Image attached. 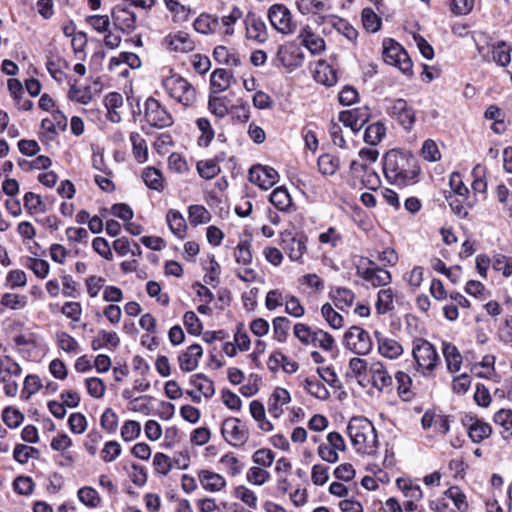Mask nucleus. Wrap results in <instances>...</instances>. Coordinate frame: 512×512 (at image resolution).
Segmentation results:
<instances>
[{
  "mask_svg": "<svg viewBox=\"0 0 512 512\" xmlns=\"http://www.w3.org/2000/svg\"><path fill=\"white\" fill-rule=\"evenodd\" d=\"M347 434L357 453L374 455L378 449V437L373 423L364 417H353L347 426Z\"/></svg>",
  "mask_w": 512,
  "mask_h": 512,
  "instance_id": "nucleus-2",
  "label": "nucleus"
},
{
  "mask_svg": "<svg viewBox=\"0 0 512 512\" xmlns=\"http://www.w3.org/2000/svg\"><path fill=\"white\" fill-rule=\"evenodd\" d=\"M318 241L330 248H336L342 243L343 236L335 227H329L326 231L319 234Z\"/></svg>",
  "mask_w": 512,
  "mask_h": 512,
  "instance_id": "nucleus-63",
  "label": "nucleus"
},
{
  "mask_svg": "<svg viewBox=\"0 0 512 512\" xmlns=\"http://www.w3.org/2000/svg\"><path fill=\"white\" fill-rule=\"evenodd\" d=\"M304 388L310 395L319 400H327L330 397L329 390L320 380L314 377L304 380Z\"/></svg>",
  "mask_w": 512,
  "mask_h": 512,
  "instance_id": "nucleus-49",
  "label": "nucleus"
},
{
  "mask_svg": "<svg viewBox=\"0 0 512 512\" xmlns=\"http://www.w3.org/2000/svg\"><path fill=\"white\" fill-rule=\"evenodd\" d=\"M194 29L201 34L209 35L220 31L219 17L208 13L200 14L193 23Z\"/></svg>",
  "mask_w": 512,
  "mask_h": 512,
  "instance_id": "nucleus-29",
  "label": "nucleus"
},
{
  "mask_svg": "<svg viewBox=\"0 0 512 512\" xmlns=\"http://www.w3.org/2000/svg\"><path fill=\"white\" fill-rule=\"evenodd\" d=\"M330 297L335 306L345 311L352 306L355 300V294L348 288L338 287L330 292Z\"/></svg>",
  "mask_w": 512,
  "mask_h": 512,
  "instance_id": "nucleus-37",
  "label": "nucleus"
},
{
  "mask_svg": "<svg viewBox=\"0 0 512 512\" xmlns=\"http://www.w3.org/2000/svg\"><path fill=\"white\" fill-rule=\"evenodd\" d=\"M311 345L319 347L324 351H332L335 347V339L328 332L317 329L314 330L313 342Z\"/></svg>",
  "mask_w": 512,
  "mask_h": 512,
  "instance_id": "nucleus-59",
  "label": "nucleus"
},
{
  "mask_svg": "<svg viewBox=\"0 0 512 512\" xmlns=\"http://www.w3.org/2000/svg\"><path fill=\"white\" fill-rule=\"evenodd\" d=\"M78 499L85 506L90 508L98 507L101 503L99 493L92 487L85 486L78 490Z\"/></svg>",
  "mask_w": 512,
  "mask_h": 512,
  "instance_id": "nucleus-56",
  "label": "nucleus"
},
{
  "mask_svg": "<svg viewBox=\"0 0 512 512\" xmlns=\"http://www.w3.org/2000/svg\"><path fill=\"white\" fill-rule=\"evenodd\" d=\"M22 372L20 364L10 356L0 358V382L8 381L11 378H19Z\"/></svg>",
  "mask_w": 512,
  "mask_h": 512,
  "instance_id": "nucleus-36",
  "label": "nucleus"
},
{
  "mask_svg": "<svg viewBox=\"0 0 512 512\" xmlns=\"http://www.w3.org/2000/svg\"><path fill=\"white\" fill-rule=\"evenodd\" d=\"M162 45L170 52L189 53L195 49V42L190 35L184 31H177L168 34Z\"/></svg>",
  "mask_w": 512,
  "mask_h": 512,
  "instance_id": "nucleus-17",
  "label": "nucleus"
},
{
  "mask_svg": "<svg viewBox=\"0 0 512 512\" xmlns=\"http://www.w3.org/2000/svg\"><path fill=\"white\" fill-rule=\"evenodd\" d=\"M472 174L474 176V180L471 184V195H474L476 199H478L479 203L481 200H484L486 198L487 191V183L482 178V175L484 174V167L477 165L476 167H474Z\"/></svg>",
  "mask_w": 512,
  "mask_h": 512,
  "instance_id": "nucleus-42",
  "label": "nucleus"
},
{
  "mask_svg": "<svg viewBox=\"0 0 512 512\" xmlns=\"http://www.w3.org/2000/svg\"><path fill=\"white\" fill-rule=\"evenodd\" d=\"M271 26L283 35H291L297 29L291 11L284 4H273L267 13Z\"/></svg>",
  "mask_w": 512,
  "mask_h": 512,
  "instance_id": "nucleus-6",
  "label": "nucleus"
},
{
  "mask_svg": "<svg viewBox=\"0 0 512 512\" xmlns=\"http://www.w3.org/2000/svg\"><path fill=\"white\" fill-rule=\"evenodd\" d=\"M203 355V349L199 344L190 345L186 351L178 356L179 367L183 372L194 371Z\"/></svg>",
  "mask_w": 512,
  "mask_h": 512,
  "instance_id": "nucleus-23",
  "label": "nucleus"
},
{
  "mask_svg": "<svg viewBox=\"0 0 512 512\" xmlns=\"http://www.w3.org/2000/svg\"><path fill=\"white\" fill-rule=\"evenodd\" d=\"M232 75L225 69H216L210 77L211 93H220L227 90L231 84Z\"/></svg>",
  "mask_w": 512,
  "mask_h": 512,
  "instance_id": "nucleus-39",
  "label": "nucleus"
},
{
  "mask_svg": "<svg viewBox=\"0 0 512 512\" xmlns=\"http://www.w3.org/2000/svg\"><path fill=\"white\" fill-rule=\"evenodd\" d=\"M249 179L261 189L268 190L278 182L279 174L270 166L256 165L250 169Z\"/></svg>",
  "mask_w": 512,
  "mask_h": 512,
  "instance_id": "nucleus-18",
  "label": "nucleus"
},
{
  "mask_svg": "<svg viewBox=\"0 0 512 512\" xmlns=\"http://www.w3.org/2000/svg\"><path fill=\"white\" fill-rule=\"evenodd\" d=\"M395 292L392 288L380 289L377 293L375 309L377 314L385 315L394 309Z\"/></svg>",
  "mask_w": 512,
  "mask_h": 512,
  "instance_id": "nucleus-35",
  "label": "nucleus"
},
{
  "mask_svg": "<svg viewBox=\"0 0 512 512\" xmlns=\"http://www.w3.org/2000/svg\"><path fill=\"white\" fill-rule=\"evenodd\" d=\"M379 152L375 148H362L359 151V157L362 160V162H359L357 160H353L350 163V171L353 175H358L361 172H367L368 166L366 162L368 163H374L378 159Z\"/></svg>",
  "mask_w": 512,
  "mask_h": 512,
  "instance_id": "nucleus-30",
  "label": "nucleus"
},
{
  "mask_svg": "<svg viewBox=\"0 0 512 512\" xmlns=\"http://www.w3.org/2000/svg\"><path fill=\"white\" fill-rule=\"evenodd\" d=\"M197 171L203 179L210 180L220 173V166L213 159L199 161Z\"/></svg>",
  "mask_w": 512,
  "mask_h": 512,
  "instance_id": "nucleus-64",
  "label": "nucleus"
},
{
  "mask_svg": "<svg viewBox=\"0 0 512 512\" xmlns=\"http://www.w3.org/2000/svg\"><path fill=\"white\" fill-rule=\"evenodd\" d=\"M120 343V338L116 332L100 330L96 338L92 341L93 350H99L104 347L116 348Z\"/></svg>",
  "mask_w": 512,
  "mask_h": 512,
  "instance_id": "nucleus-41",
  "label": "nucleus"
},
{
  "mask_svg": "<svg viewBox=\"0 0 512 512\" xmlns=\"http://www.w3.org/2000/svg\"><path fill=\"white\" fill-rule=\"evenodd\" d=\"M442 352L445 358L447 369L451 373L459 371L462 365V355L458 348L452 343L443 342Z\"/></svg>",
  "mask_w": 512,
  "mask_h": 512,
  "instance_id": "nucleus-32",
  "label": "nucleus"
},
{
  "mask_svg": "<svg viewBox=\"0 0 512 512\" xmlns=\"http://www.w3.org/2000/svg\"><path fill=\"white\" fill-rule=\"evenodd\" d=\"M378 353L387 359H398L404 352L403 346L396 339L384 335L380 331L374 332Z\"/></svg>",
  "mask_w": 512,
  "mask_h": 512,
  "instance_id": "nucleus-20",
  "label": "nucleus"
},
{
  "mask_svg": "<svg viewBox=\"0 0 512 512\" xmlns=\"http://www.w3.org/2000/svg\"><path fill=\"white\" fill-rule=\"evenodd\" d=\"M114 25L125 33H131L136 28V14L125 4L116 5L111 12Z\"/></svg>",
  "mask_w": 512,
  "mask_h": 512,
  "instance_id": "nucleus-19",
  "label": "nucleus"
},
{
  "mask_svg": "<svg viewBox=\"0 0 512 512\" xmlns=\"http://www.w3.org/2000/svg\"><path fill=\"white\" fill-rule=\"evenodd\" d=\"M243 13L240 8L234 6L228 15H224L220 20V31L222 34L231 36L234 34V25L242 17Z\"/></svg>",
  "mask_w": 512,
  "mask_h": 512,
  "instance_id": "nucleus-44",
  "label": "nucleus"
},
{
  "mask_svg": "<svg viewBox=\"0 0 512 512\" xmlns=\"http://www.w3.org/2000/svg\"><path fill=\"white\" fill-rule=\"evenodd\" d=\"M270 202L280 211H289L292 207V198L284 187H277L269 197Z\"/></svg>",
  "mask_w": 512,
  "mask_h": 512,
  "instance_id": "nucleus-43",
  "label": "nucleus"
},
{
  "mask_svg": "<svg viewBox=\"0 0 512 512\" xmlns=\"http://www.w3.org/2000/svg\"><path fill=\"white\" fill-rule=\"evenodd\" d=\"M412 355L417 365V371L428 377L433 374L439 361L436 348L427 340L413 341Z\"/></svg>",
  "mask_w": 512,
  "mask_h": 512,
  "instance_id": "nucleus-4",
  "label": "nucleus"
},
{
  "mask_svg": "<svg viewBox=\"0 0 512 512\" xmlns=\"http://www.w3.org/2000/svg\"><path fill=\"white\" fill-rule=\"evenodd\" d=\"M122 453V447L119 442L110 440L105 442L100 456L103 462L111 463L115 461Z\"/></svg>",
  "mask_w": 512,
  "mask_h": 512,
  "instance_id": "nucleus-62",
  "label": "nucleus"
},
{
  "mask_svg": "<svg viewBox=\"0 0 512 512\" xmlns=\"http://www.w3.org/2000/svg\"><path fill=\"white\" fill-rule=\"evenodd\" d=\"M190 384L193 385L205 398H210L215 393L214 383L204 374H194L190 377Z\"/></svg>",
  "mask_w": 512,
  "mask_h": 512,
  "instance_id": "nucleus-46",
  "label": "nucleus"
},
{
  "mask_svg": "<svg viewBox=\"0 0 512 512\" xmlns=\"http://www.w3.org/2000/svg\"><path fill=\"white\" fill-rule=\"evenodd\" d=\"M271 478L270 473L262 467L252 466L246 472V481L254 486H262Z\"/></svg>",
  "mask_w": 512,
  "mask_h": 512,
  "instance_id": "nucleus-53",
  "label": "nucleus"
},
{
  "mask_svg": "<svg viewBox=\"0 0 512 512\" xmlns=\"http://www.w3.org/2000/svg\"><path fill=\"white\" fill-rule=\"evenodd\" d=\"M493 422L502 428L501 436L504 440L508 441L512 439V410L511 409H499L496 411L492 418Z\"/></svg>",
  "mask_w": 512,
  "mask_h": 512,
  "instance_id": "nucleus-33",
  "label": "nucleus"
},
{
  "mask_svg": "<svg viewBox=\"0 0 512 512\" xmlns=\"http://www.w3.org/2000/svg\"><path fill=\"white\" fill-rule=\"evenodd\" d=\"M217 93H210L208 101L209 111L218 118H224L228 112L227 99L216 95Z\"/></svg>",
  "mask_w": 512,
  "mask_h": 512,
  "instance_id": "nucleus-55",
  "label": "nucleus"
},
{
  "mask_svg": "<svg viewBox=\"0 0 512 512\" xmlns=\"http://www.w3.org/2000/svg\"><path fill=\"white\" fill-rule=\"evenodd\" d=\"M167 224L171 232L182 239L186 234V222L182 214L177 210H169L166 215Z\"/></svg>",
  "mask_w": 512,
  "mask_h": 512,
  "instance_id": "nucleus-40",
  "label": "nucleus"
},
{
  "mask_svg": "<svg viewBox=\"0 0 512 512\" xmlns=\"http://www.w3.org/2000/svg\"><path fill=\"white\" fill-rule=\"evenodd\" d=\"M161 85L170 98L184 106H190L196 100L195 88L179 74L163 76Z\"/></svg>",
  "mask_w": 512,
  "mask_h": 512,
  "instance_id": "nucleus-3",
  "label": "nucleus"
},
{
  "mask_svg": "<svg viewBox=\"0 0 512 512\" xmlns=\"http://www.w3.org/2000/svg\"><path fill=\"white\" fill-rule=\"evenodd\" d=\"M213 57L220 64L234 67L241 65L240 55L234 48L219 45L214 48Z\"/></svg>",
  "mask_w": 512,
  "mask_h": 512,
  "instance_id": "nucleus-31",
  "label": "nucleus"
},
{
  "mask_svg": "<svg viewBox=\"0 0 512 512\" xmlns=\"http://www.w3.org/2000/svg\"><path fill=\"white\" fill-rule=\"evenodd\" d=\"M298 39L312 54H319L325 49L324 39L315 34L310 26L301 29Z\"/></svg>",
  "mask_w": 512,
  "mask_h": 512,
  "instance_id": "nucleus-27",
  "label": "nucleus"
},
{
  "mask_svg": "<svg viewBox=\"0 0 512 512\" xmlns=\"http://www.w3.org/2000/svg\"><path fill=\"white\" fill-rule=\"evenodd\" d=\"M385 134L386 128L383 123H372L365 130L364 141L367 144L375 146L381 142Z\"/></svg>",
  "mask_w": 512,
  "mask_h": 512,
  "instance_id": "nucleus-52",
  "label": "nucleus"
},
{
  "mask_svg": "<svg viewBox=\"0 0 512 512\" xmlns=\"http://www.w3.org/2000/svg\"><path fill=\"white\" fill-rule=\"evenodd\" d=\"M314 79L325 86H333L337 82L336 70L325 61H319L314 71Z\"/></svg>",
  "mask_w": 512,
  "mask_h": 512,
  "instance_id": "nucleus-34",
  "label": "nucleus"
},
{
  "mask_svg": "<svg viewBox=\"0 0 512 512\" xmlns=\"http://www.w3.org/2000/svg\"><path fill=\"white\" fill-rule=\"evenodd\" d=\"M383 59L385 63L397 67L403 74L412 75V61L406 50L395 41L384 42Z\"/></svg>",
  "mask_w": 512,
  "mask_h": 512,
  "instance_id": "nucleus-5",
  "label": "nucleus"
},
{
  "mask_svg": "<svg viewBox=\"0 0 512 512\" xmlns=\"http://www.w3.org/2000/svg\"><path fill=\"white\" fill-rule=\"evenodd\" d=\"M321 314L329 326L333 329H340L344 325L343 317L334 310L330 303H325L321 308Z\"/></svg>",
  "mask_w": 512,
  "mask_h": 512,
  "instance_id": "nucleus-60",
  "label": "nucleus"
},
{
  "mask_svg": "<svg viewBox=\"0 0 512 512\" xmlns=\"http://www.w3.org/2000/svg\"><path fill=\"white\" fill-rule=\"evenodd\" d=\"M369 374L372 387L378 391L382 392L392 388L393 378L382 362H373L369 367Z\"/></svg>",
  "mask_w": 512,
  "mask_h": 512,
  "instance_id": "nucleus-21",
  "label": "nucleus"
},
{
  "mask_svg": "<svg viewBox=\"0 0 512 512\" xmlns=\"http://www.w3.org/2000/svg\"><path fill=\"white\" fill-rule=\"evenodd\" d=\"M291 400L290 393L284 388H276L268 400V411L274 418H279L283 409L282 406Z\"/></svg>",
  "mask_w": 512,
  "mask_h": 512,
  "instance_id": "nucleus-28",
  "label": "nucleus"
},
{
  "mask_svg": "<svg viewBox=\"0 0 512 512\" xmlns=\"http://www.w3.org/2000/svg\"><path fill=\"white\" fill-rule=\"evenodd\" d=\"M0 303L11 310H21L27 306L28 298L21 294L5 293L1 297Z\"/></svg>",
  "mask_w": 512,
  "mask_h": 512,
  "instance_id": "nucleus-58",
  "label": "nucleus"
},
{
  "mask_svg": "<svg viewBox=\"0 0 512 512\" xmlns=\"http://www.w3.org/2000/svg\"><path fill=\"white\" fill-rule=\"evenodd\" d=\"M495 361V356L486 355L480 363L473 365L471 371L478 378H489L494 372Z\"/></svg>",
  "mask_w": 512,
  "mask_h": 512,
  "instance_id": "nucleus-51",
  "label": "nucleus"
},
{
  "mask_svg": "<svg viewBox=\"0 0 512 512\" xmlns=\"http://www.w3.org/2000/svg\"><path fill=\"white\" fill-rule=\"evenodd\" d=\"M318 169L325 176L336 174L340 167L339 157L332 154H323L317 161Z\"/></svg>",
  "mask_w": 512,
  "mask_h": 512,
  "instance_id": "nucleus-45",
  "label": "nucleus"
},
{
  "mask_svg": "<svg viewBox=\"0 0 512 512\" xmlns=\"http://www.w3.org/2000/svg\"><path fill=\"white\" fill-rule=\"evenodd\" d=\"M367 120V112L359 108L342 111L339 114V121L353 132H358Z\"/></svg>",
  "mask_w": 512,
  "mask_h": 512,
  "instance_id": "nucleus-25",
  "label": "nucleus"
},
{
  "mask_svg": "<svg viewBox=\"0 0 512 512\" xmlns=\"http://www.w3.org/2000/svg\"><path fill=\"white\" fill-rule=\"evenodd\" d=\"M462 424L467 429L468 436L473 443H481L492 434L491 425L475 415L466 414L462 418Z\"/></svg>",
  "mask_w": 512,
  "mask_h": 512,
  "instance_id": "nucleus-13",
  "label": "nucleus"
},
{
  "mask_svg": "<svg viewBox=\"0 0 512 512\" xmlns=\"http://www.w3.org/2000/svg\"><path fill=\"white\" fill-rule=\"evenodd\" d=\"M40 452L32 446L17 444L13 450V458L20 464H26L31 458L37 459Z\"/></svg>",
  "mask_w": 512,
  "mask_h": 512,
  "instance_id": "nucleus-54",
  "label": "nucleus"
},
{
  "mask_svg": "<svg viewBox=\"0 0 512 512\" xmlns=\"http://www.w3.org/2000/svg\"><path fill=\"white\" fill-rule=\"evenodd\" d=\"M249 411L253 419L257 422L258 427L263 432H270L273 430L272 423L266 418L265 408L259 400L250 402Z\"/></svg>",
  "mask_w": 512,
  "mask_h": 512,
  "instance_id": "nucleus-38",
  "label": "nucleus"
},
{
  "mask_svg": "<svg viewBox=\"0 0 512 512\" xmlns=\"http://www.w3.org/2000/svg\"><path fill=\"white\" fill-rule=\"evenodd\" d=\"M477 51L484 61H493L501 67H507L511 62L512 48L504 41L487 45L477 43Z\"/></svg>",
  "mask_w": 512,
  "mask_h": 512,
  "instance_id": "nucleus-8",
  "label": "nucleus"
},
{
  "mask_svg": "<svg viewBox=\"0 0 512 512\" xmlns=\"http://www.w3.org/2000/svg\"><path fill=\"white\" fill-rule=\"evenodd\" d=\"M196 125L201 132V135L198 138V145L201 147H208L215 136V132L210 121L205 117H201L197 119Z\"/></svg>",
  "mask_w": 512,
  "mask_h": 512,
  "instance_id": "nucleus-50",
  "label": "nucleus"
},
{
  "mask_svg": "<svg viewBox=\"0 0 512 512\" xmlns=\"http://www.w3.org/2000/svg\"><path fill=\"white\" fill-rule=\"evenodd\" d=\"M145 119L152 127L163 129L173 124L172 115L155 98H148L145 102Z\"/></svg>",
  "mask_w": 512,
  "mask_h": 512,
  "instance_id": "nucleus-10",
  "label": "nucleus"
},
{
  "mask_svg": "<svg viewBox=\"0 0 512 512\" xmlns=\"http://www.w3.org/2000/svg\"><path fill=\"white\" fill-rule=\"evenodd\" d=\"M383 172L390 183L408 186L418 181L420 167L411 153L393 149L383 157Z\"/></svg>",
  "mask_w": 512,
  "mask_h": 512,
  "instance_id": "nucleus-1",
  "label": "nucleus"
},
{
  "mask_svg": "<svg viewBox=\"0 0 512 512\" xmlns=\"http://www.w3.org/2000/svg\"><path fill=\"white\" fill-rule=\"evenodd\" d=\"M198 480L204 490L212 493L222 491L227 485L221 474L206 469L198 472Z\"/></svg>",
  "mask_w": 512,
  "mask_h": 512,
  "instance_id": "nucleus-24",
  "label": "nucleus"
},
{
  "mask_svg": "<svg viewBox=\"0 0 512 512\" xmlns=\"http://www.w3.org/2000/svg\"><path fill=\"white\" fill-rule=\"evenodd\" d=\"M345 449L344 438L340 433L333 431L328 433L325 442L319 444L317 454L327 463H336L339 460L338 452H343Z\"/></svg>",
  "mask_w": 512,
  "mask_h": 512,
  "instance_id": "nucleus-11",
  "label": "nucleus"
},
{
  "mask_svg": "<svg viewBox=\"0 0 512 512\" xmlns=\"http://www.w3.org/2000/svg\"><path fill=\"white\" fill-rule=\"evenodd\" d=\"M369 267L357 266V274L373 287H381L390 284L392 277L388 270L377 266L373 261L368 260Z\"/></svg>",
  "mask_w": 512,
  "mask_h": 512,
  "instance_id": "nucleus-14",
  "label": "nucleus"
},
{
  "mask_svg": "<svg viewBox=\"0 0 512 512\" xmlns=\"http://www.w3.org/2000/svg\"><path fill=\"white\" fill-rule=\"evenodd\" d=\"M188 218L193 226H197L208 223L211 214L203 205H191L188 209Z\"/></svg>",
  "mask_w": 512,
  "mask_h": 512,
  "instance_id": "nucleus-57",
  "label": "nucleus"
},
{
  "mask_svg": "<svg viewBox=\"0 0 512 512\" xmlns=\"http://www.w3.org/2000/svg\"><path fill=\"white\" fill-rule=\"evenodd\" d=\"M142 178L148 188L162 191L164 189L163 176L160 170L155 167H147L144 169Z\"/></svg>",
  "mask_w": 512,
  "mask_h": 512,
  "instance_id": "nucleus-47",
  "label": "nucleus"
},
{
  "mask_svg": "<svg viewBox=\"0 0 512 512\" xmlns=\"http://www.w3.org/2000/svg\"><path fill=\"white\" fill-rule=\"evenodd\" d=\"M282 248L291 261L302 262L304 254L307 252V236L291 233L282 235Z\"/></svg>",
  "mask_w": 512,
  "mask_h": 512,
  "instance_id": "nucleus-15",
  "label": "nucleus"
},
{
  "mask_svg": "<svg viewBox=\"0 0 512 512\" xmlns=\"http://www.w3.org/2000/svg\"><path fill=\"white\" fill-rule=\"evenodd\" d=\"M344 345L346 349L357 355H367L372 350L373 342L366 330L352 326L344 334Z\"/></svg>",
  "mask_w": 512,
  "mask_h": 512,
  "instance_id": "nucleus-7",
  "label": "nucleus"
},
{
  "mask_svg": "<svg viewBox=\"0 0 512 512\" xmlns=\"http://www.w3.org/2000/svg\"><path fill=\"white\" fill-rule=\"evenodd\" d=\"M277 56L285 67H298L302 64L304 59L301 48L294 43L280 46L277 51Z\"/></svg>",
  "mask_w": 512,
  "mask_h": 512,
  "instance_id": "nucleus-22",
  "label": "nucleus"
},
{
  "mask_svg": "<svg viewBox=\"0 0 512 512\" xmlns=\"http://www.w3.org/2000/svg\"><path fill=\"white\" fill-rule=\"evenodd\" d=\"M133 155L139 163H144L148 158V147L145 139L137 132L130 134Z\"/></svg>",
  "mask_w": 512,
  "mask_h": 512,
  "instance_id": "nucleus-48",
  "label": "nucleus"
},
{
  "mask_svg": "<svg viewBox=\"0 0 512 512\" xmlns=\"http://www.w3.org/2000/svg\"><path fill=\"white\" fill-rule=\"evenodd\" d=\"M119 417L112 408H106L100 417V426L109 434L116 432Z\"/></svg>",
  "mask_w": 512,
  "mask_h": 512,
  "instance_id": "nucleus-61",
  "label": "nucleus"
},
{
  "mask_svg": "<svg viewBox=\"0 0 512 512\" xmlns=\"http://www.w3.org/2000/svg\"><path fill=\"white\" fill-rule=\"evenodd\" d=\"M221 434L224 440L233 447L243 446L249 439V431L240 419L229 417L221 426Z\"/></svg>",
  "mask_w": 512,
  "mask_h": 512,
  "instance_id": "nucleus-9",
  "label": "nucleus"
},
{
  "mask_svg": "<svg viewBox=\"0 0 512 512\" xmlns=\"http://www.w3.org/2000/svg\"><path fill=\"white\" fill-rule=\"evenodd\" d=\"M386 111L405 129H410L415 122V113L404 99L389 100Z\"/></svg>",
  "mask_w": 512,
  "mask_h": 512,
  "instance_id": "nucleus-16",
  "label": "nucleus"
},
{
  "mask_svg": "<svg viewBox=\"0 0 512 512\" xmlns=\"http://www.w3.org/2000/svg\"><path fill=\"white\" fill-rule=\"evenodd\" d=\"M445 199L451 211L460 219L468 218L469 211L478 204V199L471 195L470 190L459 193H447Z\"/></svg>",
  "mask_w": 512,
  "mask_h": 512,
  "instance_id": "nucleus-12",
  "label": "nucleus"
},
{
  "mask_svg": "<svg viewBox=\"0 0 512 512\" xmlns=\"http://www.w3.org/2000/svg\"><path fill=\"white\" fill-rule=\"evenodd\" d=\"M247 38L257 43H264L268 39L265 22L255 16H249L246 20Z\"/></svg>",
  "mask_w": 512,
  "mask_h": 512,
  "instance_id": "nucleus-26",
  "label": "nucleus"
}]
</instances>
